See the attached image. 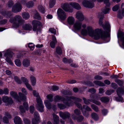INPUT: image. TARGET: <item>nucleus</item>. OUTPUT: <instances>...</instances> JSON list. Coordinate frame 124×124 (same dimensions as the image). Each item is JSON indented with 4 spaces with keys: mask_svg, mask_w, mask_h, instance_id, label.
<instances>
[{
    "mask_svg": "<svg viewBox=\"0 0 124 124\" xmlns=\"http://www.w3.org/2000/svg\"><path fill=\"white\" fill-rule=\"evenodd\" d=\"M72 117L74 120H77V121L79 122L82 121L83 119V116H79L77 117L73 114H72Z\"/></svg>",
    "mask_w": 124,
    "mask_h": 124,
    "instance_id": "obj_25",
    "label": "nucleus"
},
{
    "mask_svg": "<svg viewBox=\"0 0 124 124\" xmlns=\"http://www.w3.org/2000/svg\"><path fill=\"white\" fill-rule=\"evenodd\" d=\"M30 79L32 85L33 86L35 85L36 82V78L33 76L31 75L30 77Z\"/></svg>",
    "mask_w": 124,
    "mask_h": 124,
    "instance_id": "obj_34",
    "label": "nucleus"
},
{
    "mask_svg": "<svg viewBox=\"0 0 124 124\" xmlns=\"http://www.w3.org/2000/svg\"><path fill=\"white\" fill-rule=\"evenodd\" d=\"M23 28L25 30H31L32 29V27L30 24H26L23 26Z\"/></svg>",
    "mask_w": 124,
    "mask_h": 124,
    "instance_id": "obj_33",
    "label": "nucleus"
},
{
    "mask_svg": "<svg viewBox=\"0 0 124 124\" xmlns=\"http://www.w3.org/2000/svg\"><path fill=\"white\" fill-rule=\"evenodd\" d=\"M57 42V41H52L50 43V45L51 47L53 48H54L55 46V45Z\"/></svg>",
    "mask_w": 124,
    "mask_h": 124,
    "instance_id": "obj_46",
    "label": "nucleus"
},
{
    "mask_svg": "<svg viewBox=\"0 0 124 124\" xmlns=\"http://www.w3.org/2000/svg\"><path fill=\"white\" fill-rule=\"evenodd\" d=\"M34 107L33 106H31L30 107V112L33 113L34 111Z\"/></svg>",
    "mask_w": 124,
    "mask_h": 124,
    "instance_id": "obj_57",
    "label": "nucleus"
},
{
    "mask_svg": "<svg viewBox=\"0 0 124 124\" xmlns=\"http://www.w3.org/2000/svg\"><path fill=\"white\" fill-rule=\"evenodd\" d=\"M111 85L112 87L114 89H116L117 87V85L115 83H111Z\"/></svg>",
    "mask_w": 124,
    "mask_h": 124,
    "instance_id": "obj_62",
    "label": "nucleus"
},
{
    "mask_svg": "<svg viewBox=\"0 0 124 124\" xmlns=\"http://www.w3.org/2000/svg\"><path fill=\"white\" fill-rule=\"evenodd\" d=\"M33 95L36 97V101L37 103V109L40 112H43L44 111L43 108L44 107L43 102L41 99L39 93L35 90L33 91Z\"/></svg>",
    "mask_w": 124,
    "mask_h": 124,
    "instance_id": "obj_4",
    "label": "nucleus"
},
{
    "mask_svg": "<svg viewBox=\"0 0 124 124\" xmlns=\"http://www.w3.org/2000/svg\"><path fill=\"white\" fill-rule=\"evenodd\" d=\"M53 116L54 120V124H59V117L56 115L53 114Z\"/></svg>",
    "mask_w": 124,
    "mask_h": 124,
    "instance_id": "obj_28",
    "label": "nucleus"
},
{
    "mask_svg": "<svg viewBox=\"0 0 124 124\" xmlns=\"http://www.w3.org/2000/svg\"><path fill=\"white\" fill-rule=\"evenodd\" d=\"M5 115V116L3 118V122L4 123H8V119L11 118V116L8 112H6Z\"/></svg>",
    "mask_w": 124,
    "mask_h": 124,
    "instance_id": "obj_21",
    "label": "nucleus"
},
{
    "mask_svg": "<svg viewBox=\"0 0 124 124\" xmlns=\"http://www.w3.org/2000/svg\"><path fill=\"white\" fill-rule=\"evenodd\" d=\"M102 20L103 18H101L99 19V25L102 26L104 29H106L108 30L109 29L110 27V26L109 23L108 22H106L105 23V25L104 26L103 24Z\"/></svg>",
    "mask_w": 124,
    "mask_h": 124,
    "instance_id": "obj_16",
    "label": "nucleus"
},
{
    "mask_svg": "<svg viewBox=\"0 0 124 124\" xmlns=\"http://www.w3.org/2000/svg\"><path fill=\"white\" fill-rule=\"evenodd\" d=\"M38 9L39 11L41 13H44L45 12V9L41 5H40L38 7Z\"/></svg>",
    "mask_w": 124,
    "mask_h": 124,
    "instance_id": "obj_44",
    "label": "nucleus"
},
{
    "mask_svg": "<svg viewBox=\"0 0 124 124\" xmlns=\"http://www.w3.org/2000/svg\"><path fill=\"white\" fill-rule=\"evenodd\" d=\"M27 88L30 91H32L33 89L31 85L28 82L25 83V84Z\"/></svg>",
    "mask_w": 124,
    "mask_h": 124,
    "instance_id": "obj_48",
    "label": "nucleus"
},
{
    "mask_svg": "<svg viewBox=\"0 0 124 124\" xmlns=\"http://www.w3.org/2000/svg\"><path fill=\"white\" fill-rule=\"evenodd\" d=\"M83 99L84 101V103L87 105H88L90 103V101H91L97 105H99L101 104L100 102L96 100L87 99L84 97H83Z\"/></svg>",
    "mask_w": 124,
    "mask_h": 124,
    "instance_id": "obj_13",
    "label": "nucleus"
},
{
    "mask_svg": "<svg viewBox=\"0 0 124 124\" xmlns=\"http://www.w3.org/2000/svg\"><path fill=\"white\" fill-rule=\"evenodd\" d=\"M99 2L104 1V3L106 4L105 8L102 11V12L104 14L108 13L110 9L109 7V0H97Z\"/></svg>",
    "mask_w": 124,
    "mask_h": 124,
    "instance_id": "obj_10",
    "label": "nucleus"
},
{
    "mask_svg": "<svg viewBox=\"0 0 124 124\" xmlns=\"http://www.w3.org/2000/svg\"><path fill=\"white\" fill-rule=\"evenodd\" d=\"M76 106L79 108H80L82 110L83 115L86 117H87L89 115V114L87 112L85 111H84L83 107H82L81 104L79 103H75Z\"/></svg>",
    "mask_w": 124,
    "mask_h": 124,
    "instance_id": "obj_23",
    "label": "nucleus"
},
{
    "mask_svg": "<svg viewBox=\"0 0 124 124\" xmlns=\"http://www.w3.org/2000/svg\"><path fill=\"white\" fill-rule=\"evenodd\" d=\"M1 14L7 18L10 17L12 15L11 12L9 11H5L1 13Z\"/></svg>",
    "mask_w": 124,
    "mask_h": 124,
    "instance_id": "obj_29",
    "label": "nucleus"
},
{
    "mask_svg": "<svg viewBox=\"0 0 124 124\" xmlns=\"http://www.w3.org/2000/svg\"><path fill=\"white\" fill-rule=\"evenodd\" d=\"M14 79L15 81L18 83L19 84H21L22 83V81L17 76H15L14 77Z\"/></svg>",
    "mask_w": 124,
    "mask_h": 124,
    "instance_id": "obj_47",
    "label": "nucleus"
},
{
    "mask_svg": "<svg viewBox=\"0 0 124 124\" xmlns=\"http://www.w3.org/2000/svg\"><path fill=\"white\" fill-rule=\"evenodd\" d=\"M68 97H67L66 99H64L63 97L61 96L57 95H56L54 99V101L55 102H57L59 101H64L66 105V103H68Z\"/></svg>",
    "mask_w": 124,
    "mask_h": 124,
    "instance_id": "obj_14",
    "label": "nucleus"
},
{
    "mask_svg": "<svg viewBox=\"0 0 124 124\" xmlns=\"http://www.w3.org/2000/svg\"><path fill=\"white\" fill-rule=\"evenodd\" d=\"M92 118L95 120H97L98 118V116L97 115L96 113H93L92 114Z\"/></svg>",
    "mask_w": 124,
    "mask_h": 124,
    "instance_id": "obj_42",
    "label": "nucleus"
},
{
    "mask_svg": "<svg viewBox=\"0 0 124 124\" xmlns=\"http://www.w3.org/2000/svg\"><path fill=\"white\" fill-rule=\"evenodd\" d=\"M83 109H84L85 110L88 111H91V108L90 107L87 106L85 105L83 106Z\"/></svg>",
    "mask_w": 124,
    "mask_h": 124,
    "instance_id": "obj_51",
    "label": "nucleus"
},
{
    "mask_svg": "<svg viewBox=\"0 0 124 124\" xmlns=\"http://www.w3.org/2000/svg\"><path fill=\"white\" fill-rule=\"evenodd\" d=\"M21 91L23 94L19 92L18 93L19 96L22 100H25L26 99V96L25 95H26L28 93L27 90L25 88H23L22 89Z\"/></svg>",
    "mask_w": 124,
    "mask_h": 124,
    "instance_id": "obj_11",
    "label": "nucleus"
},
{
    "mask_svg": "<svg viewBox=\"0 0 124 124\" xmlns=\"http://www.w3.org/2000/svg\"><path fill=\"white\" fill-rule=\"evenodd\" d=\"M22 16L23 18L25 20L28 19L30 17L29 14L28 12H27L23 13L22 14Z\"/></svg>",
    "mask_w": 124,
    "mask_h": 124,
    "instance_id": "obj_32",
    "label": "nucleus"
},
{
    "mask_svg": "<svg viewBox=\"0 0 124 124\" xmlns=\"http://www.w3.org/2000/svg\"><path fill=\"white\" fill-rule=\"evenodd\" d=\"M116 92L118 97L116 98V100L121 102H123V98L121 97V96L124 94V87L118 88L116 90Z\"/></svg>",
    "mask_w": 124,
    "mask_h": 124,
    "instance_id": "obj_8",
    "label": "nucleus"
},
{
    "mask_svg": "<svg viewBox=\"0 0 124 124\" xmlns=\"http://www.w3.org/2000/svg\"><path fill=\"white\" fill-rule=\"evenodd\" d=\"M14 121L15 124H22V120L18 116L15 117L14 119Z\"/></svg>",
    "mask_w": 124,
    "mask_h": 124,
    "instance_id": "obj_27",
    "label": "nucleus"
},
{
    "mask_svg": "<svg viewBox=\"0 0 124 124\" xmlns=\"http://www.w3.org/2000/svg\"><path fill=\"white\" fill-rule=\"evenodd\" d=\"M56 1L55 0H50L49 2V7L50 8H52L55 5Z\"/></svg>",
    "mask_w": 124,
    "mask_h": 124,
    "instance_id": "obj_39",
    "label": "nucleus"
},
{
    "mask_svg": "<svg viewBox=\"0 0 124 124\" xmlns=\"http://www.w3.org/2000/svg\"><path fill=\"white\" fill-rule=\"evenodd\" d=\"M89 92H90L92 93H94L96 92V90L94 88H92L90 89L88 91Z\"/></svg>",
    "mask_w": 124,
    "mask_h": 124,
    "instance_id": "obj_61",
    "label": "nucleus"
},
{
    "mask_svg": "<svg viewBox=\"0 0 124 124\" xmlns=\"http://www.w3.org/2000/svg\"><path fill=\"white\" fill-rule=\"evenodd\" d=\"M32 24L33 26V30L34 31H36L37 33L38 32H40V26L42 25V24L38 21L34 20L32 22Z\"/></svg>",
    "mask_w": 124,
    "mask_h": 124,
    "instance_id": "obj_7",
    "label": "nucleus"
},
{
    "mask_svg": "<svg viewBox=\"0 0 124 124\" xmlns=\"http://www.w3.org/2000/svg\"><path fill=\"white\" fill-rule=\"evenodd\" d=\"M70 5L77 10H80L81 8V7L78 3L74 2L63 4L61 5V7L65 11L69 12H72L73 11V9L70 6Z\"/></svg>",
    "mask_w": 124,
    "mask_h": 124,
    "instance_id": "obj_2",
    "label": "nucleus"
},
{
    "mask_svg": "<svg viewBox=\"0 0 124 124\" xmlns=\"http://www.w3.org/2000/svg\"><path fill=\"white\" fill-rule=\"evenodd\" d=\"M110 99L108 97H101L100 98V100L102 102L106 103L108 102Z\"/></svg>",
    "mask_w": 124,
    "mask_h": 124,
    "instance_id": "obj_30",
    "label": "nucleus"
},
{
    "mask_svg": "<svg viewBox=\"0 0 124 124\" xmlns=\"http://www.w3.org/2000/svg\"><path fill=\"white\" fill-rule=\"evenodd\" d=\"M9 21L13 23L12 26L13 27L17 28L22 24L23 20L21 16L18 15L13 18H11Z\"/></svg>",
    "mask_w": 124,
    "mask_h": 124,
    "instance_id": "obj_3",
    "label": "nucleus"
},
{
    "mask_svg": "<svg viewBox=\"0 0 124 124\" xmlns=\"http://www.w3.org/2000/svg\"><path fill=\"white\" fill-rule=\"evenodd\" d=\"M34 118L32 121V124H38L37 123L39 122V119L38 114L37 112H35L34 114Z\"/></svg>",
    "mask_w": 124,
    "mask_h": 124,
    "instance_id": "obj_19",
    "label": "nucleus"
},
{
    "mask_svg": "<svg viewBox=\"0 0 124 124\" xmlns=\"http://www.w3.org/2000/svg\"><path fill=\"white\" fill-rule=\"evenodd\" d=\"M53 96L51 94H49L47 95V98L50 101H53Z\"/></svg>",
    "mask_w": 124,
    "mask_h": 124,
    "instance_id": "obj_55",
    "label": "nucleus"
},
{
    "mask_svg": "<svg viewBox=\"0 0 124 124\" xmlns=\"http://www.w3.org/2000/svg\"><path fill=\"white\" fill-rule=\"evenodd\" d=\"M23 105L24 107V108L23 106H21L19 107V109L21 112L23 113L25 112V108L27 110H28L29 109V107L28 103L26 102H24L23 104Z\"/></svg>",
    "mask_w": 124,
    "mask_h": 124,
    "instance_id": "obj_17",
    "label": "nucleus"
},
{
    "mask_svg": "<svg viewBox=\"0 0 124 124\" xmlns=\"http://www.w3.org/2000/svg\"><path fill=\"white\" fill-rule=\"evenodd\" d=\"M3 53H4V55L6 57V60L7 62L11 65H13V63L8 57L11 58L14 55L13 53L9 50H8L5 51H4Z\"/></svg>",
    "mask_w": 124,
    "mask_h": 124,
    "instance_id": "obj_5",
    "label": "nucleus"
},
{
    "mask_svg": "<svg viewBox=\"0 0 124 124\" xmlns=\"http://www.w3.org/2000/svg\"><path fill=\"white\" fill-rule=\"evenodd\" d=\"M115 82L117 83L120 86H121L123 84V83L122 81L119 79H116Z\"/></svg>",
    "mask_w": 124,
    "mask_h": 124,
    "instance_id": "obj_53",
    "label": "nucleus"
},
{
    "mask_svg": "<svg viewBox=\"0 0 124 124\" xmlns=\"http://www.w3.org/2000/svg\"><path fill=\"white\" fill-rule=\"evenodd\" d=\"M49 31L51 32V33L55 34H56V30L53 28H51L49 29Z\"/></svg>",
    "mask_w": 124,
    "mask_h": 124,
    "instance_id": "obj_52",
    "label": "nucleus"
},
{
    "mask_svg": "<svg viewBox=\"0 0 124 124\" xmlns=\"http://www.w3.org/2000/svg\"><path fill=\"white\" fill-rule=\"evenodd\" d=\"M28 47L31 50H33L34 49V45L32 43H30L28 44Z\"/></svg>",
    "mask_w": 124,
    "mask_h": 124,
    "instance_id": "obj_58",
    "label": "nucleus"
},
{
    "mask_svg": "<svg viewBox=\"0 0 124 124\" xmlns=\"http://www.w3.org/2000/svg\"><path fill=\"white\" fill-rule=\"evenodd\" d=\"M67 21L68 23L69 24L72 25L74 24L75 22V18L72 16H70L68 17Z\"/></svg>",
    "mask_w": 124,
    "mask_h": 124,
    "instance_id": "obj_26",
    "label": "nucleus"
},
{
    "mask_svg": "<svg viewBox=\"0 0 124 124\" xmlns=\"http://www.w3.org/2000/svg\"><path fill=\"white\" fill-rule=\"evenodd\" d=\"M92 108L95 111L98 112L99 111V110L98 107L95 105L93 104H92L91 105Z\"/></svg>",
    "mask_w": 124,
    "mask_h": 124,
    "instance_id": "obj_45",
    "label": "nucleus"
},
{
    "mask_svg": "<svg viewBox=\"0 0 124 124\" xmlns=\"http://www.w3.org/2000/svg\"><path fill=\"white\" fill-rule=\"evenodd\" d=\"M56 52L59 54H61L62 53V49L59 46L57 47L56 48Z\"/></svg>",
    "mask_w": 124,
    "mask_h": 124,
    "instance_id": "obj_38",
    "label": "nucleus"
},
{
    "mask_svg": "<svg viewBox=\"0 0 124 124\" xmlns=\"http://www.w3.org/2000/svg\"><path fill=\"white\" fill-rule=\"evenodd\" d=\"M21 79L23 82L25 84V83H27L28 82V81L27 79L24 77H22L21 78Z\"/></svg>",
    "mask_w": 124,
    "mask_h": 124,
    "instance_id": "obj_56",
    "label": "nucleus"
},
{
    "mask_svg": "<svg viewBox=\"0 0 124 124\" xmlns=\"http://www.w3.org/2000/svg\"><path fill=\"white\" fill-rule=\"evenodd\" d=\"M82 4L84 6L90 8H93L94 5L93 3L86 0H83Z\"/></svg>",
    "mask_w": 124,
    "mask_h": 124,
    "instance_id": "obj_15",
    "label": "nucleus"
},
{
    "mask_svg": "<svg viewBox=\"0 0 124 124\" xmlns=\"http://www.w3.org/2000/svg\"><path fill=\"white\" fill-rule=\"evenodd\" d=\"M73 26L74 30L77 31H79L82 26L84 29L81 30V33L84 35H88L95 40H97L100 38L104 39L107 37L106 34L101 29L97 28L94 30L90 26H88L86 29H85L86 27V24H84L82 25V23L79 21H76Z\"/></svg>",
    "mask_w": 124,
    "mask_h": 124,
    "instance_id": "obj_1",
    "label": "nucleus"
},
{
    "mask_svg": "<svg viewBox=\"0 0 124 124\" xmlns=\"http://www.w3.org/2000/svg\"><path fill=\"white\" fill-rule=\"evenodd\" d=\"M94 79L96 80H100L102 79V77L101 76L97 75L95 76Z\"/></svg>",
    "mask_w": 124,
    "mask_h": 124,
    "instance_id": "obj_64",
    "label": "nucleus"
},
{
    "mask_svg": "<svg viewBox=\"0 0 124 124\" xmlns=\"http://www.w3.org/2000/svg\"><path fill=\"white\" fill-rule=\"evenodd\" d=\"M59 115L63 119H65L66 118L69 117L70 116V114L67 112H59Z\"/></svg>",
    "mask_w": 124,
    "mask_h": 124,
    "instance_id": "obj_22",
    "label": "nucleus"
},
{
    "mask_svg": "<svg viewBox=\"0 0 124 124\" xmlns=\"http://www.w3.org/2000/svg\"><path fill=\"white\" fill-rule=\"evenodd\" d=\"M68 103H66V104L69 106H72L74 103H76L77 101L80 102L82 101L81 99L74 97H68Z\"/></svg>",
    "mask_w": 124,
    "mask_h": 124,
    "instance_id": "obj_9",
    "label": "nucleus"
},
{
    "mask_svg": "<svg viewBox=\"0 0 124 124\" xmlns=\"http://www.w3.org/2000/svg\"><path fill=\"white\" fill-rule=\"evenodd\" d=\"M74 113L77 115H78L81 114L80 111L78 109H76L74 110Z\"/></svg>",
    "mask_w": 124,
    "mask_h": 124,
    "instance_id": "obj_59",
    "label": "nucleus"
},
{
    "mask_svg": "<svg viewBox=\"0 0 124 124\" xmlns=\"http://www.w3.org/2000/svg\"><path fill=\"white\" fill-rule=\"evenodd\" d=\"M2 100L4 102L7 103L8 105L11 104L13 103L12 99L6 96H3L2 97Z\"/></svg>",
    "mask_w": 124,
    "mask_h": 124,
    "instance_id": "obj_20",
    "label": "nucleus"
},
{
    "mask_svg": "<svg viewBox=\"0 0 124 124\" xmlns=\"http://www.w3.org/2000/svg\"><path fill=\"white\" fill-rule=\"evenodd\" d=\"M76 17L80 21H83L84 19V17L82 12L79 11L76 14Z\"/></svg>",
    "mask_w": 124,
    "mask_h": 124,
    "instance_id": "obj_18",
    "label": "nucleus"
},
{
    "mask_svg": "<svg viewBox=\"0 0 124 124\" xmlns=\"http://www.w3.org/2000/svg\"><path fill=\"white\" fill-rule=\"evenodd\" d=\"M33 3L32 1H30L26 3V6L29 8H31L33 6Z\"/></svg>",
    "mask_w": 124,
    "mask_h": 124,
    "instance_id": "obj_43",
    "label": "nucleus"
},
{
    "mask_svg": "<svg viewBox=\"0 0 124 124\" xmlns=\"http://www.w3.org/2000/svg\"><path fill=\"white\" fill-rule=\"evenodd\" d=\"M24 122L25 124H30V121L26 118H24L23 119Z\"/></svg>",
    "mask_w": 124,
    "mask_h": 124,
    "instance_id": "obj_60",
    "label": "nucleus"
},
{
    "mask_svg": "<svg viewBox=\"0 0 124 124\" xmlns=\"http://www.w3.org/2000/svg\"><path fill=\"white\" fill-rule=\"evenodd\" d=\"M16 65L18 67H20L22 65V63L20 60L19 59H16L15 61Z\"/></svg>",
    "mask_w": 124,
    "mask_h": 124,
    "instance_id": "obj_40",
    "label": "nucleus"
},
{
    "mask_svg": "<svg viewBox=\"0 0 124 124\" xmlns=\"http://www.w3.org/2000/svg\"><path fill=\"white\" fill-rule=\"evenodd\" d=\"M34 18L37 19L39 20L40 19L41 17L39 15V13L37 12L36 13L34 16Z\"/></svg>",
    "mask_w": 124,
    "mask_h": 124,
    "instance_id": "obj_54",
    "label": "nucleus"
},
{
    "mask_svg": "<svg viewBox=\"0 0 124 124\" xmlns=\"http://www.w3.org/2000/svg\"><path fill=\"white\" fill-rule=\"evenodd\" d=\"M114 91L113 90H108L106 91L105 93L106 94L108 95H110L112 93H114Z\"/></svg>",
    "mask_w": 124,
    "mask_h": 124,
    "instance_id": "obj_50",
    "label": "nucleus"
},
{
    "mask_svg": "<svg viewBox=\"0 0 124 124\" xmlns=\"http://www.w3.org/2000/svg\"><path fill=\"white\" fill-rule=\"evenodd\" d=\"M123 16H124V8L122 10L121 12L119 11L118 12V16L119 18H122Z\"/></svg>",
    "mask_w": 124,
    "mask_h": 124,
    "instance_id": "obj_37",
    "label": "nucleus"
},
{
    "mask_svg": "<svg viewBox=\"0 0 124 124\" xmlns=\"http://www.w3.org/2000/svg\"><path fill=\"white\" fill-rule=\"evenodd\" d=\"M93 82L96 85H98L100 86H103L104 85V84L101 82L100 81L95 80L94 81H93Z\"/></svg>",
    "mask_w": 124,
    "mask_h": 124,
    "instance_id": "obj_41",
    "label": "nucleus"
},
{
    "mask_svg": "<svg viewBox=\"0 0 124 124\" xmlns=\"http://www.w3.org/2000/svg\"><path fill=\"white\" fill-rule=\"evenodd\" d=\"M22 62L23 66L26 68L29 67L30 65V61L27 59H24Z\"/></svg>",
    "mask_w": 124,
    "mask_h": 124,
    "instance_id": "obj_24",
    "label": "nucleus"
},
{
    "mask_svg": "<svg viewBox=\"0 0 124 124\" xmlns=\"http://www.w3.org/2000/svg\"><path fill=\"white\" fill-rule=\"evenodd\" d=\"M44 103L46 107L48 109H49L51 108V104L47 100L45 101Z\"/></svg>",
    "mask_w": 124,
    "mask_h": 124,
    "instance_id": "obj_36",
    "label": "nucleus"
},
{
    "mask_svg": "<svg viewBox=\"0 0 124 124\" xmlns=\"http://www.w3.org/2000/svg\"><path fill=\"white\" fill-rule=\"evenodd\" d=\"M52 89L53 91H55L58 90L59 87L57 86H53L52 87Z\"/></svg>",
    "mask_w": 124,
    "mask_h": 124,
    "instance_id": "obj_63",
    "label": "nucleus"
},
{
    "mask_svg": "<svg viewBox=\"0 0 124 124\" xmlns=\"http://www.w3.org/2000/svg\"><path fill=\"white\" fill-rule=\"evenodd\" d=\"M22 7L21 5L19 3H17L15 4L12 8V11L14 13H16L20 11Z\"/></svg>",
    "mask_w": 124,
    "mask_h": 124,
    "instance_id": "obj_12",
    "label": "nucleus"
},
{
    "mask_svg": "<svg viewBox=\"0 0 124 124\" xmlns=\"http://www.w3.org/2000/svg\"><path fill=\"white\" fill-rule=\"evenodd\" d=\"M119 7V5H117L114 6L112 8V10L113 11H117Z\"/></svg>",
    "mask_w": 124,
    "mask_h": 124,
    "instance_id": "obj_49",
    "label": "nucleus"
},
{
    "mask_svg": "<svg viewBox=\"0 0 124 124\" xmlns=\"http://www.w3.org/2000/svg\"><path fill=\"white\" fill-rule=\"evenodd\" d=\"M57 14L58 19L60 21L65 20L67 17L66 13L62 9L59 8L57 11Z\"/></svg>",
    "mask_w": 124,
    "mask_h": 124,
    "instance_id": "obj_6",
    "label": "nucleus"
},
{
    "mask_svg": "<svg viewBox=\"0 0 124 124\" xmlns=\"http://www.w3.org/2000/svg\"><path fill=\"white\" fill-rule=\"evenodd\" d=\"M63 102L64 104H63L61 103H58L57 105L58 107L60 109H64L66 108V106H69L68 105H66L65 103H64V102Z\"/></svg>",
    "mask_w": 124,
    "mask_h": 124,
    "instance_id": "obj_35",
    "label": "nucleus"
},
{
    "mask_svg": "<svg viewBox=\"0 0 124 124\" xmlns=\"http://www.w3.org/2000/svg\"><path fill=\"white\" fill-rule=\"evenodd\" d=\"M10 94L11 96L14 98L17 99V101H20L19 100L18 97L17 93L13 91H12L10 93Z\"/></svg>",
    "mask_w": 124,
    "mask_h": 124,
    "instance_id": "obj_31",
    "label": "nucleus"
}]
</instances>
